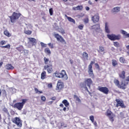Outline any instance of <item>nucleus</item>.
Listing matches in <instances>:
<instances>
[{
  "instance_id": "f257e3e1",
  "label": "nucleus",
  "mask_w": 129,
  "mask_h": 129,
  "mask_svg": "<svg viewBox=\"0 0 129 129\" xmlns=\"http://www.w3.org/2000/svg\"><path fill=\"white\" fill-rule=\"evenodd\" d=\"M44 61V64L45 66H44V70H46L47 73L49 74L53 72V63L52 61L49 60V58H47L44 57L43 58Z\"/></svg>"
},
{
  "instance_id": "f03ea898",
  "label": "nucleus",
  "mask_w": 129,
  "mask_h": 129,
  "mask_svg": "<svg viewBox=\"0 0 129 129\" xmlns=\"http://www.w3.org/2000/svg\"><path fill=\"white\" fill-rule=\"evenodd\" d=\"M92 84H93V81H92V79H91V78H87L85 80L84 83L82 82L80 84V87L82 89L84 88L86 91L89 92V90H88L87 86L89 87V89H90Z\"/></svg>"
},
{
  "instance_id": "7ed1b4c3",
  "label": "nucleus",
  "mask_w": 129,
  "mask_h": 129,
  "mask_svg": "<svg viewBox=\"0 0 129 129\" xmlns=\"http://www.w3.org/2000/svg\"><path fill=\"white\" fill-rule=\"evenodd\" d=\"M27 99H23L22 100V102H17L15 103L13 107L14 108H17L18 110H21L22 109H23L24 105H25L26 102H27Z\"/></svg>"
},
{
  "instance_id": "20e7f679",
  "label": "nucleus",
  "mask_w": 129,
  "mask_h": 129,
  "mask_svg": "<svg viewBox=\"0 0 129 129\" xmlns=\"http://www.w3.org/2000/svg\"><path fill=\"white\" fill-rule=\"evenodd\" d=\"M55 77L57 78H63L64 80H67L68 79V76L66 74L65 70H62L60 73L56 72L55 73Z\"/></svg>"
},
{
  "instance_id": "39448f33",
  "label": "nucleus",
  "mask_w": 129,
  "mask_h": 129,
  "mask_svg": "<svg viewBox=\"0 0 129 129\" xmlns=\"http://www.w3.org/2000/svg\"><path fill=\"white\" fill-rule=\"evenodd\" d=\"M21 16H22L21 13L14 12L11 16H9L11 23H12V24H15V22H17V21L20 19Z\"/></svg>"
},
{
  "instance_id": "423d86ee",
  "label": "nucleus",
  "mask_w": 129,
  "mask_h": 129,
  "mask_svg": "<svg viewBox=\"0 0 129 129\" xmlns=\"http://www.w3.org/2000/svg\"><path fill=\"white\" fill-rule=\"evenodd\" d=\"M107 37L109 40L111 41H116V40H120V38H121V36L120 34L115 35V34H107Z\"/></svg>"
},
{
  "instance_id": "0eeeda50",
  "label": "nucleus",
  "mask_w": 129,
  "mask_h": 129,
  "mask_svg": "<svg viewBox=\"0 0 129 129\" xmlns=\"http://www.w3.org/2000/svg\"><path fill=\"white\" fill-rule=\"evenodd\" d=\"M105 115H106L107 116H108L109 118V120H110V121H111L112 122H113V121H114V117L115 115H114V114H113V113L111 112V110H110V109H108L106 110V112L105 113Z\"/></svg>"
},
{
  "instance_id": "6e6552de",
  "label": "nucleus",
  "mask_w": 129,
  "mask_h": 129,
  "mask_svg": "<svg viewBox=\"0 0 129 129\" xmlns=\"http://www.w3.org/2000/svg\"><path fill=\"white\" fill-rule=\"evenodd\" d=\"M64 83L62 82V80H59L57 81L56 86V90H57L58 92H60V91L64 88Z\"/></svg>"
},
{
  "instance_id": "1a4fd4ad",
  "label": "nucleus",
  "mask_w": 129,
  "mask_h": 129,
  "mask_svg": "<svg viewBox=\"0 0 129 129\" xmlns=\"http://www.w3.org/2000/svg\"><path fill=\"white\" fill-rule=\"evenodd\" d=\"M95 63V61H91L90 64L88 66V74L90 77H94V74L93 73V70L92 69V66L93 64Z\"/></svg>"
},
{
  "instance_id": "9d476101",
  "label": "nucleus",
  "mask_w": 129,
  "mask_h": 129,
  "mask_svg": "<svg viewBox=\"0 0 129 129\" xmlns=\"http://www.w3.org/2000/svg\"><path fill=\"white\" fill-rule=\"evenodd\" d=\"M11 120L13 123L17 124L18 127H22V125H23V124L22 123V120H20V118L16 117L14 118H12Z\"/></svg>"
},
{
  "instance_id": "9b49d317",
  "label": "nucleus",
  "mask_w": 129,
  "mask_h": 129,
  "mask_svg": "<svg viewBox=\"0 0 129 129\" xmlns=\"http://www.w3.org/2000/svg\"><path fill=\"white\" fill-rule=\"evenodd\" d=\"M54 38H56L57 41H58V42H60L62 44H67V42L65 39H64V38H63V37H62V36L59 35V34L56 33L54 34Z\"/></svg>"
},
{
  "instance_id": "f8f14e48",
  "label": "nucleus",
  "mask_w": 129,
  "mask_h": 129,
  "mask_svg": "<svg viewBox=\"0 0 129 129\" xmlns=\"http://www.w3.org/2000/svg\"><path fill=\"white\" fill-rule=\"evenodd\" d=\"M97 90L100 91V92L104 93V94H106V95L109 93V89L106 87L98 86Z\"/></svg>"
},
{
  "instance_id": "ddd939ff",
  "label": "nucleus",
  "mask_w": 129,
  "mask_h": 129,
  "mask_svg": "<svg viewBox=\"0 0 129 129\" xmlns=\"http://www.w3.org/2000/svg\"><path fill=\"white\" fill-rule=\"evenodd\" d=\"M115 101L117 103L116 105V107H118V106H120L121 108H125L126 106L125 105H124V103H123V101L120 99H116Z\"/></svg>"
},
{
  "instance_id": "4468645a",
  "label": "nucleus",
  "mask_w": 129,
  "mask_h": 129,
  "mask_svg": "<svg viewBox=\"0 0 129 129\" xmlns=\"http://www.w3.org/2000/svg\"><path fill=\"white\" fill-rule=\"evenodd\" d=\"M91 20L93 23H94L95 24L98 23L99 22V15L98 14L95 15L94 16L92 17Z\"/></svg>"
},
{
  "instance_id": "2eb2a0df",
  "label": "nucleus",
  "mask_w": 129,
  "mask_h": 129,
  "mask_svg": "<svg viewBox=\"0 0 129 129\" xmlns=\"http://www.w3.org/2000/svg\"><path fill=\"white\" fill-rule=\"evenodd\" d=\"M127 85H128V82L123 83V82H121V84L119 85V87L118 88H120V89L124 90V89H126V86H127Z\"/></svg>"
},
{
  "instance_id": "dca6fc26",
  "label": "nucleus",
  "mask_w": 129,
  "mask_h": 129,
  "mask_svg": "<svg viewBox=\"0 0 129 129\" xmlns=\"http://www.w3.org/2000/svg\"><path fill=\"white\" fill-rule=\"evenodd\" d=\"M105 31L107 34H109L110 33V29H109L108 22H105Z\"/></svg>"
},
{
  "instance_id": "f3484780",
  "label": "nucleus",
  "mask_w": 129,
  "mask_h": 129,
  "mask_svg": "<svg viewBox=\"0 0 129 129\" xmlns=\"http://www.w3.org/2000/svg\"><path fill=\"white\" fill-rule=\"evenodd\" d=\"M73 11H82L83 10V6H78L73 8Z\"/></svg>"
},
{
  "instance_id": "a211bd4d",
  "label": "nucleus",
  "mask_w": 129,
  "mask_h": 129,
  "mask_svg": "<svg viewBox=\"0 0 129 129\" xmlns=\"http://www.w3.org/2000/svg\"><path fill=\"white\" fill-rule=\"evenodd\" d=\"M119 77L121 78V79H124L125 78V72L124 71H122L119 74Z\"/></svg>"
},
{
  "instance_id": "6ab92c4d",
  "label": "nucleus",
  "mask_w": 129,
  "mask_h": 129,
  "mask_svg": "<svg viewBox=\"0 0 129 129\" xmlns=\"http://www.w3.org/2000/svg\"><path fill=\"white\" fill-rule=\"evenodd\" d=\"M14 67L10 63L7 64L6 66V69L7 70H14Z\"/></svg>"
},
{
  "instance_id": "aec40b11",
  "label": "nucleus",
  "mask_w": 129,
  "mask_h": 129,
  "mask_svg": "<svg viewBox=\"0 0 129 129\" xmlns=\"http://www.w3.org/2000/svg\"><path fill=\"white\" fill-rule=\"evenodd\" d=\"M16 49H17L19 52H20L21 53H23V52L25 51V48H24V46L22 45L20 46L19 47H16Z\"/></svg>"
},
{
  "instance_id": "412c9836",
  "label": "nucleus",
  "mask_w": 129,
  "mask_h": 129,
  "mask_svg": "<svg viewBox=\"0 0 129 129\" xmlns=\"http://www.w3.org/2000/svg\"><path fill=\"white\" fill-rule=\"evenodd\" d=\"M74 98L76 100V102H78V103H81V100L77 95H74Z\"/></svg>"
},
{
  "instance_id": "4be33fe9",
  "label": "nucleus",
  "mask_w": 129,
  "mask_h": 129,
  "mask_svg": "<svg viewBox=\"0 0 129 129\" xmlns=\"http://www.w3.org/2000/svg\"><path fill=\"white\" fill-rule=\"evenodd\" d=\"M46 74H47V73H46V71H43L41 74V79H42V80H44V79H45Z\"/></svg>"
},
{
  "instance_id": "5701e85b",
  "label": "nucleus",
  "mask_w": 129,
  "mask_h": 129,
  "mask_svg": "<svg viewBox=\"0 0 129 129\" xmlns=\"http://www.w3.org/2000/svg\"><path fill=\"white\" fill-rule=\"evenodd\" d=\"M120 32L122 35L125 36V38H129V33H127V32H126V31L121 30L120 31Z\"/></svg>"
},
{
  "instance_id": "b1692460",
  "label": "nucleus",
  "mask_w": 129,
  "mask_h": 129,
  "mask_svg": "<svg viewBox=\"0 0 129 129\" xmlns=\"http://www.w3.org/2000/svg\"><path fill=\"white\" fill-rule=\"evenodd\" d=\"M29 40L30 43H32V46H34V45H35V44H37V42H36V39L34 38H29Z\"/></svg>"
},
{
  "instance_id": "393cba45",
  "label": "nucleus",
  "mask_w": 129,
  "mask_h": 129,
  "mask_svg": "<svg viewBox=\"0 0 129 129\" xmlns=\"http://www.w3.org/2000/svg\"><path fill=\"white\" fill-rule=\"evenodd\" d=\"M67 17V19L68 20V21L69 22H71V23H73V24H75V20H74V19H73L72 18L70 17H68L67 16V15H66Z\"/></svg>"
},
{
  "instance_id": "a878e982",
  "label": "nucleus",
  "mask_w": 129,
  "mask_h": 129,
  "mask_svg": "<svg viewBox=\"0 0 129 129\" xmlns=\"http://www.w3.org/2000/svg\"><path fill=\"white\" fill-rule=\"evenodd\" d=\"M82 56L84 59H86V60H88L89 56L88 53L87 52H84L82 54Z\"/></svg>"
},
{
  "instance_id": "bb28decb",
  "label": "nucleus",
  "mask_w": 129,
  "mask_h": 129,
  "mask_svg": "<svg viewBox=\"0 0 129 129\" xmlns=\"http://www.w3.org/2000/svg\"><path fill=\"white\" fill-rule=\"evenodd\" d=\"M44 52L46 54H47V55H51V50H50L49 47L45 48Z\"/></svg>"
},
{
  "instance_id": "cd10ccee",
  "label": "nucleus",
  "mask_w": 129,
  "mask_h": 129,
  "mask_svg": "<svg viewBox=\"0 0 129 129\" xmlns=\"http://www.w3.org/2000/svg\"><path fill=\"white\" fill-rule=\"evenodd\" d=\"M62 103L64 105H65L66 107H68L69 106V102H68V101L67 100L64 99L62 101Z\"/></svg>"
},
{
  "instance_id": "c85d7f7f",
  "label": "nucleus",
  "mask_w": 129,
  "mask_h": 129,
  "mask_svg": "<svg viewBox=\"0 0 129 129\" xmlns=\"http://www.w3.org/2000/svg\"><path fill=\"white\" fill-rule=\"evenodd\" d=\"M4 34L5 35V36H7V37H10L11 36H12V34L10 33V32L7 30L4 31Z\"/></svg>"
},
{
  "instance_id": "c756f323",
  "label": "nucleus",
  "mask_w": 129,
  "mask_h": 129,
  "mask_svg": "<svg viewBox=\"0 0 129 129\" xmlns=\"http://www.w3.org/2000/svg\"><path fill=\"white\" fill-rule=\"evenodd\" d=\"M112 65L113 66V67H115V66H117L118 65V63H117V61L115 59H112Z\"/></svg>"
},
{
  "instance_id": "7c9ffc66",
  "label": "nucleus",
  "mask_w": 129,
  "mask_h": 129,
  "mask_svg": "<svg viewBox=\"0 0 129 129\" xmlns=\"http://www.w3.org/2000/svg\"><path fill=\"white\" fill-rule=\"evenodd\" d=\"M34 91H35V93H36L37 94H41L43 93V91H39V89H38V88H34Z\"/></svg>"
},
{
  "instance_id": "2f4dec72",
  "label": "nucleus",
  "mask_w": 129,
  "mask_h": 129,
  "mask_svg": "<svg viewBox=\"0 0 129 129\" xmlns=\"http://www.w3.org/2000/svg\"><path fill=\"white\" fill-rule=\"evenodd\" d=\"M113 83L116 85V86H117V87L119 86V81H118V80H116V79L114 80Z\"/></svg>"
},
{
  "instance_id": "473e14b6",
  "label": "nucleus",
  "mask_w": 129,
  "mask_h": 129,
  "mask_svg": "<svg viewBox=\"0 0 129 129\" xmlns=\"http://www.w3.org/2000/svg\"><path fill=\"white\" fill-rule=\"evenodd\" d=\"M104 47L103 46H100L99 47V50H98V53L102 52L104 51Z\"/></svg>"
},
{
  "instance_id": "72a5a7b5",
  "label": "nucleus",
  "mask_w": 129,
  "mask_h": 129,
  "mask_svg": "<svg viewBox=\"0 0 129 129\" xmlns=\"http://www.w3.org/2000/svg\"><path fill=\"white\" fill-rule=\"evenodd\" d=\"M100 25L99 24H96L92 26V29H95V30H98L99 29Z\"/></svg>"
},
{
  "instance_id": "f704fd0d",
  "label": "nucleus",
  "mask_w": 129,
  "mask_h": 129,
  "mask_svg": "<svg viewBox=\"0 0 129 129\" xmlns=\"http://www.w3.org/2000/svg\"><path fill=\"white\" fill-rule=\"evenodd\" d=\"M119 61L123 64V63H125V58L123 57H120L119 58Z\"/></svg>"
},
{
  "instance_id": "c9c22d12",
  "label": "nucleus",
  "mask_w": 129,
  "mask_h": 129,
  "mask_svg": "<svg viewBox=\"0 0 129 129\" xmlns=\"http://www.w3.org/2000/svg\"><path fill=\"white\" fill-rule=\"evenodd\" d=\"M1 48H6V49H11V44H9L7 45L1 46Z\"/></svg>"
},
{
  "instance_id": "e433bc0d",
  "label": "nucleus",
  "mask_w": 129,
  "mask_h": 129,
  "mask_svg": "<svg viewBox=\"0 0 129 129\" xmlns=\"http://www.w3.org/2000/svg\"><path fill=\"white\" fill-rule=\"evenodd\" d=\"M114 12H119L120 11V8L118 7H115L113 8Z\"/></svg>"
},
{
  "instance_id": "4c0bfd02",
  "label": "nucleus",
  "mask_w": 129,
  "mask_h": 129,
  "mask_svg": "<svg viewBox=\"0 0 129 129\" xmlns=\"http://www.w3.org/2000/svg\"><path fill=\"white\" fill-rule=\"evenodd\" d=\"M49 12L50 16H53V14L54 13V10L53 8H50L49 9Z\"/></svg>"
},
{
  "instance_id": "58836bf2",
  "label": "nucleus",
  "mask_w": 129,
  "mask_h": 129,
  "mask_svg": "<svg viewBox=\"0 0 129 129\" xmlns=\"http://www.w3.org/2000/svg\"><path fill=\"white\" fill-rule=\"evenodd\" d=\"M84 22L85 24H88L89 23V19L87 17L84 19Z\"/></svg>"
},
{
  "instance_id": "ea45409f",
  "label": "nucleus",
  "mask_w": 129,
  "mask_h": 129,
  "mask_svg": "<svg viewBox=\"0 0 129 129\" xmlns=\"http://www.w3.org/2000/svg\"><path fill=\"white\" fill-rule=\"evenodd\" d=\"M83 28H84V25L83 24H80L78 26V29L79 30H83Z\"/></svg>"
},
{
  "instance_id": "a19ab883",
  "label": "nucleus",
  "mask_w": 129,
  "mask_h": 129,
  "mask_svg": "<svg viewBox=\"0 0 129 129\" xmlns=\"http://www.w3.org/2000/svg\"><path fill=\"white\" fill-rule=\"evenodd\" d=\"M25 33L26 34V35H31V34H32V31L26 30Z\"/></svg>"
},
{
  "instance_id": "79ce46f5",
  "label": "nucleus",
  "mask_w": 129,
  "mask_h": 129,
  "mask_svg": "<svg viewBox=\"0 0 129 129\" xmlns=\"http://www.w3.org/2000/svg\"><path fill=\"white\" fill-rule=\"evenodd\" d=\"M48 46H49L50 49H53L54 48V44L53 43H49L48 44Z\"/></svg>"
},
{
  "instance_id": "37998d69",
  "label": "nucleus",
  "mask_w": 129,
  "mask_h": 129,
  "mask_svg": "<svg viewBox=\"0 0 129 129\" xmlns=\"http://www.w3.org/2000/svg\"><path fill=\"white\" fill-rule=\"evenodd\" d=\"M6 44H7V42L5 40H2L0 42V45H1L2 46H4V45H6Z\"/></svg>"
},
{
  "instance_id": "c03bdc74",
  "label": "nucleus",
  "mask_w": 129,
  "mask_h": 129,
  "mask_svg": "<svg viewBox=\"0 0 129 129\" xmlns=\"http://www.w3.org/2000/svg\"><path fill=\"white\" fill-rule=\"evenodd\" d=\"M113 45L115 47H119V43L118 42H114Z\"/></svg>"
},
{
  "instance_id": "a18cd8bd",
  "label": "nucleus",
  "mask_w": 129,
  "mask_h": 129,
  "mask_svg": "<svg viewBox=\"0 0 129 129\" xmlns=\"http://www.w3.org/2000/svg\"><path fill=\"white\" fill-rule=\"evenodd\" d=\"M3 111H4V112H6V113H7V114H10L9 110H8V109L7 108H4Z\"/></svg>"
},
{
  "instance_id": "49530a36",
  "label": "nucleus",
  "mask_w": 129,
  "mask_h": 129,
  "mask_svg": "<svg viewBox=\"0 0 129 129\" xmlns=\"http://www.w3.org/2000/svg\"><path fill=\"white\" fill-rule=\"evenodd\" d=\"M90 120L92 122H93V121H94V116H90Z\"/></svg>"
},
{
  "instance_id": "de8ad7c7",
  "label": "nucleus",
  "mask_w": 129,
  "mask_h": 129,
  "mask_svg": "<svg viewBox=\"0 0 129 129\" xmlns=\"http://www.w3.org/2000/svg\"><path fill=\"white\" fill-rule=\"evenodd\" d=\"M41 100H42V101H46V97H45L44 96H42L41 97Z\"/></svg>"
},
{
  "instance_id": "09e8293b",
  "label": "nucleus",
  "mask_w": 129,
  "mask_h": 129,
  "mask_svg": "<svg viewBox=\"0 0 129 129\" xmlns=\"http://www.w3.org/2000/svg\"><path fill=\"white\" fill-rule=\"evenodd\" d=\"M95 66L97 68V69H100V67H99V64H98V63H95Z\"/></svg>"
},
{
  "instance_id": "8fccbe9b",
  "label": "nucleus",
  "mask_w": 129,
  "mask_h": 129,
  "mask_svg": "<svg viewBox=\"0 0 129 129\" xmlns=\"http://www.w3.org/2000/svg\"><path fill=\"white\" fill-rule=\"evenodd\" d=\"M47 87L48 88H52L53 87V84L52 83L48 84Z\"/></svg>"
},
{
  "instance_id": "3c124183",
  "label": "nucleus",
  "mask_w": 129,
  "mask_h": 129,
  "mask_svg": "<svg viewBox=\"0 0 129 129\" xmlns=\"http://www.w3.org/2000/svg\"><path fill=\"white\" fill-rule=\"evenodd\" d=\"M2 91L3 95H7V91H6V90H2Z\"/></svg>"
},
{
  "instance_id": "603ef678",
  "label": "nucleus",
  "mask_w": 129,
  "mask_h": 129,
  "mask_svg": "<svg viewBox=\"0 0 129 129\" xmlns=\"http://www.w3.org/2000/svg\"><path fill=\"white\" fill-rule=\"evenodd\" d=\"M40 45H41L42 47H47V45L44 44L43 42H41Z\"/></svg>"
},
{
  "instance_id": "864d4df0",
  "label": "nucleus",
  "mask_w": 129,
  "mask_h": 129,
  "mask_svg": "<svg viewBox=\"0 0 129 129\" xmlns=\"http://www.w3.org/2000/svg\"><path fill=\"white\" fill-rule=\"evenodd\" d=\"M92 123L95 125V126H97V122L95 121H93V122H92Z\"/></svg>"
},
{
  "instance_id": "5fc2aeb1",
  "label": "nucleus",
  "mask_w": 129,
  "mask_h": 129,
  "mask_svg": "<svg viewBox=\"0 0 129 129\" xmlns=\"http://www.w3.org/2000/svg\"><path fill=\"white\" fill-rule=\"evenodd\" d=\"M10 113L12 115H14L15 114V111L11 110L10 111Z\"/></svg>"
},
{
  "instance_id": "6e6d98bb",
  "label": "nucleus",
  "mask_w": 129,
  "mask_h": 129,
  "mask_svg": "<svg viewBox=\"0 0 129 129\" xmlns=\"http://www.w3.org/2000/svg\"><path fill=\"white\" fill-rule=\"evenodd\" d=\"M57 98L55 96H53L50 98L51 100H56Z\"/></svg>"
},
{
  "instance_id": "4d7b16f0",
  "label": "nucleus",
  "mask_w": 129,
  "mask_h": 129,
  "mask_svg": "<svg viewBox=\"0 0 129 129\" xmlns=\"http://www.w3.org/2000/svg\"><path fill=\"white\" fill-rule=\"evenodd\" d=\"M85 9L86 11H89V10H90V8L87 6L85 7Z\"/></svg>"
},
{
  "instance_id": "13d9d810",
  "label": "nucleus",
  "mask_w": 129,
  "mask_h": 129,
  "mask_svg": "<svg viewBox=\"0 0 129 129\" xmlns=\"http://www.w3.org/2000/svg\"><path fill=\"white\" fill-rule=\"evenodd\" d=\"M3 64H4V62L3 61H1L0 62V68H1V67H2V66H3Z\"/></svg>"
},
{
  "instance_id": "bf43d9fd",
  "label": "nucleus",
  "mask_w": 129,
  "mask_h": 129,
  "mask_svg": "<svg viewBox=\"0 0 129 129\" xmlns=\"http://www.w3.org/2000/svg\"><path fill=\"white\" fill-rule=\"evenodd\" d=\"M52 103H53V101H49L48 102V104L50 105V104H52Z\"/></svg>"
},
{
  "instance_id": "052dcab7",
  "label": "nucleus",
  "mask_w": 129,
  "mask_h": 129,
  "mask_svg": "<svg viewBox=\"0 0 129 129\" xmlns=\"http://www.w3.org/2000/svg\"><path fill=\"white\" fill-rule=\"evenodd\" d=\"M59 106L60 107H64V105H63V104H60Z\"/></svg>"
},
{
  "instance_id": "680f3d73",
  "label": "nucleus",
  "mask_w": 129,
  "mask_h": 129,
  "mask_svg": "<svg viewBox=\"0 0 129 129\" xmlns=\"http://www.w3.org/2000/svg\"><path fill=\"white\" fill-rule=\"evenodd\" d=\"M67 109V108L66 107H63V111L66 112V110Z\"/></svg>"
},
{
  "instance_id": "e2e57ef3",
  "label": "nucleus",
  "mask_w": 129,
  "mask_h": 129,
  "mask_svg": "<svg viewBox=\"0 0 129 129\" xmlns=\"http://www.w3.org/2000/svg\"><path fill=\"white\" fill-rule=\"evenodd\" d=\"M65 33V31H64V30H62V31H61V34H64Z\"/></svg>"
},
{
  "instance_id": "0e129e2a",
  "label": "nucleus",
  "mask_w": 129,
  "mask_h": 129,
  "mask_svg": "<svg viewBox=\"0 0 129 129\" xmlns=\"http://www.w3.org/2000/svg\"><path fill=\"white\" fill-rule=\"evenodd\" d=\"M120 115H121V116H123V113L120 112Z\"/></svg>"
},
{
  "instance_id": "69168bd1",
  "label": "nucleus",
  "mask_w": 129,
  "mask_h": 129,
  "mask_svg": "<svg viewBox=\"0 0 129 129\" xmlns=\"http://www.w3.org/2000/svg\"><path fill=\"white\" fill-rule=\"evenodd\" d=\"M2 96V90L0 89V97Z\"/></svg>"
},
{
  "instance_id": "338daca9",
  "label": "nucleus",
  "mask_w": 129,
  "mask_h": 129,
  "mask_svg": "<svg viewBox=\"0 0 129 129\" xmlns=\"http://www.w3.org/2000/svg\"><path fill=\"white\" fill-rule=\"evenodd\" d=\"M29 2H35L36 0H28Z\"/></svg>"
},
{
  "instance_id": "774afa93",
  "label": "nucleus",
  "mask_w": 129,
  "mask_h": 129,
  "mask_svg": "<svg viewBox=\"0 0 129 129\" xmlns=\"http://www.w3.org/2000/svg\"><path fill=\"white\" fill-rule=\"evenodd\" d=\"M63 2H68V0H63Z\"/></svg>"
}]
</instances>
